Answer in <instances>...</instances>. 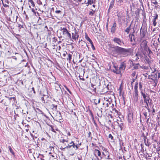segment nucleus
Returning <instances> with one entry per match:
<instances>
[{"label":"nucleus","instance_id":"1","mask_svg":"<svg viewBox=\"0 0 160 160\" xmlns=\"http://www.w3.org/2000/svg\"><path fill=\"white\" fill-rule=\"evenodd\" d=\"M112 50L113 54L121 55L123 57L128 56L132 52L131 48H125L119 46H116L113 48Z\"/></svg>","mask_w":160,"mask_h":160},{"label":"nucleus","instance_id":"2","mask_svg":"<svg viewBox=\"0 0 160 160\" xmlns=\"http://www.w3.org/2000/svg\"><path fill=\"white\" fill-rule=\"evenodd\" d=\"M138 85L137 82H136L134 87V93L133 94V99L135 103L137 102L138 100Z\"/></svg>","mask_w":160,"mask_h":160},{"label":"nucleus","instance_id":"3","mask_svg":"<svg viewBox=\"0 0 160 160\" xmlns=\"http://www.w3.org/2000/svg\"><path fill=\"white\" fill-rule=\"evenodd\" d=\"M160 78V73H158L156 71L153 72H152L151 75L148 76V78L151 79L155 82L158 80L159 78Z\"/></svg>","mask_w":160,"mask_h":160},{"label":"nucleus","instance_id":"4","mask_svg":"<svg viewBox=\"0 0 160 160\" xmlns=\"http://www.w3.org/2000/svg\"><path fill=\"white\" fill-rule=\"evenodd\" d=\"M135 111L133 109H132L128 114V120L129 123H131L133 121V114Z\"/></svg>","mask_w":160,"mask_h":160},{"label":"nucleus","instance_id":"5","mask_svg":"<svg viewBox=\"0 0 160 160\" xmlns=\"http://www.w3.org/2000/svg\"><path fill=\"white\" fill-rule=\"evenodd\" d=\"M113 41L115 43L117 44L120 46H122L124 45V43L123 40L117 37H114L113 38Z\"/></svg>","mask_w":160,"mask_h":160},{"label":"nucleus","instance_id":"6","mask_svg":"<svg viewBox=\"0 0 160 160\" xmlns=\"http://www.w3.org/2000/svg\"><path fill=\"white\" fill-rule=\"evenodd\" d=\"M142 57V55L140 52H138L136 55L134 56L133 58L135 59V61H138V60L141 59Z\"/></svg>","mask_w":160,"mask_h":160},{"label":"nucleus","instance_id":"7","mask_svg":"<svg viewBox=\"0 0 160 160\" xmlns=\"http://www.w3.org/2000/svg\"><path fill=\"white\" fill-rule=\"evenodd\" d=\"M111 104V103L109 102L108 101H105L103 103V106L101 108V109H104L105 111H106L108 109L109 105Z\"/></svg>","mask_w":160,"mask_h":160},{"label":"nucleus","instance_id":"8","mask_svg":"<svg viewBox=\"0 0 160 160\" xmlns=\"http://www.w3.org/2000/svg\"><path fill=\"white\" fill-rule=\"evenodd\" d=\"M61 30L63 33V35H67V36L69 38H71V34L68 32L67 29L66 28H61Z\"/></svg>","mask_w":160,"mask_h":160},{"label":"nucleus","instance_id":"9","mask_svg":"<svg viewBox=\"0 0 160 160\" xmlns=\"http://www.w3.org/2000/svg\"><path fill=\"white\" fill-rule=\"evenodd\" d=\"M142 136L143 137L145 144L146 146L149 147L151 144V143L149 142V139L147 138V136L145 135L144 133L142 134Z\"/></svg>","mask_w":160,"mask_h":160},{"label":"nucleus","instance_id":"10","mask_svg":"<svg viewBox=\"0 0 160 160\" xmlns=\"http://www.w3.org/2000/svg\"><path fill=\"white\" fill-rule=\"evenodd\" d=\"M126 64L125 62H123L121 63L120 67H119V69L120 70V71L121 72H124V71L125 69L126 68Z\"/></svg>","mask_w":160,"mask_h":160},{"label":"nucleus","instance_id":"11","mask_svg":"<svg viewBox=\"0 0 160 160\" xmlns=\"http://www.w3.org/2000/svg\"><path fill=\"white\" fill-rule=\"evenodd\" d=\"M94 154L96 157L98 158V157H99L101 159L102 158V157L101 156V152L99 150L95 149L94 150Z\"/></svg>","mask_w":160,"mask_h":160},{"label":"nucleus","instance_id":"12","mask_svg":"<svg viewBox=\"0 0 160 160\" xmlns=\"http://www.w3.org/2000/svg\"><path fill=\"white\" fill-rule=\"evenodd\" d=\"M114 68L115 69L113 70L112 71L114 73L117 74L122 75L121 72L120 71L119 69L118 68V67L114 65Z\"/></svg>","mask_w":160,"mask_h":160},{"label":"nucleus","instance_id":"13","mask_svg":"<svg viewBox=\"0 0 160 160\" xmlns=\"http://www.w3.org/2000/svg\"><path fill=\"white\" fill-rule=\"evenodd\" d=\"M146 30L145 29L144 27H142L140 30V34L142 38H144L146 35Z\"/></svg>","mask_w":160,"mask_h":160},{"label":"nucleus","instance_id":"14","mask_svg":"<svg viewBox=\"0 0 160 160\" xmlns=\"http://www.w3.org/2000/svg\"><path fill=\"white\" fill-rule=\"evenodd\" d=\"M154 18L152 19V22H153V25L154 26H156L157 23V22H156V20L158 19V15L156 13L155 16L153 17Z\"/></svg>","mask_w":160,"mask_h":160},{"label":"nucleus","instance_id":"15","mask_svg":"<svg viewBox=\"0 0 160 160\" xmlns=\"http://www.w3.org/2000/svg\"><path fill=\"white\" fill-rule=\"evenodd\" d=\"M142 43H143L144 46L145 47V49H148V55H149V54H150L151 53H152V52L150 50V49L148 48L147 47V42L145 40H143L142 41Z\"/></svg>","mask_w":160,"mask_h":160},{"label":"nucleus","instance_id":"16","mask_svg":"<svg viewBox=\"0 0 160 160\" xmlns=\"http://www.w3.org/2000/svg\"><path fill=\"white\" fill-rule=\"evenodd\" d=\"M144 102L146 104H149V105H151L152 103V100L150 99L149 96L148 97V98L145 100H144Z\"/></svg>","mask_w":160,"mask_h":160},{"label":"nucleus","instance_id":"17","mask_svg":"<svg viewBox=\"0 0 160 160\" xmlns=\"http://www.w3.org/2000/svg\"><path fill=\"white\" fill-rule=\"evenodd\" d=\"M58 106L57 105L51 104L50 105V108L53 111H56L57 109Z\"/></svg>","mask_w":160,"mask_h":160},{"label":"nucleus","instance_id":"18","mask_svg":"<svg viewBox=\"0 0 160 160\" xmlns=\"http://www.w3.org/2000/svg\"><path fill=\"white\" fill-rule=\"evenodd\" d=\"M140 93L141 95L142 96L144 100H145L148 98V97L147 96V94H146L145 92V90H142L140 92Z\"/></svg>","mask_w":160,"mask_h":160},{"label":"nucleus","instance_id":"19","mask_svg":"<svg viewBox=\"0 0 160 160\" xmlns=\"http://www.w3.org/2000/svg\"><path fill=\"white\" fill-rule=\"evenodd\" d=\"M66 54L68 56V57L67 58V60H68L69 62H70L71 61L72 58V52L71 53H68L67 52H66Z\"/></svg>","mask_w":160,"mask_h":160},{"label":"nucleus","instance_id":"20","mask_svg":"<svg viewBox=\"0 0 160 160\" xmlns=\"http://www.w3.org/2000/svg\"><path fill=\"white\" fill-rule=\"evenodd\" d=\"M129 37L130 38V41L131 42H135V37L133 34H130L129 35Z\"/></svg>","mask_w":160,"mask_h":160},{"label":"nucleus","instance_id":"21","mask_svg":"<svg viewBox=\"0 0 160 160\" xmlns=\"http://www.w3.org/2000/svg\"><path fill=\"white\" fill-rule=\"evenodd\" d=\"M116 23L115 22H114L112 26L111 30V32L112 33H114L115 32L116 30Z\"/></svg>","mask_w":160,"mask_h":160},{"label":"nucleus","instance_id":"22","mask_svg":"<svg viewBox=\"0 0 160 160\" xmlns=\"http://www.w3.org/2000/svg\"><path fill=\"white\" fill-rule=\"evenodd\" d=\"M117 122L118 124V126L120 128L121 130H122L124 126L123 123L121 121H120L119 122Z\"/></svg>","mask_w":160,"mask_h":160},{"label":"nucleus","instance_id":"23","mask_svg":"<svg viewBox=\"0 0 160 160\" xmlns=\"http://www.w3.org/2000/svg\"><path fill=\"white\" fill-rule=\"evenodd\" d=\"M93 102L95 105H97V104H99L100 102V99L99 98H96L93 99Z\"/></svg>","mask_w":160,"mask_h":160},{"label":"nucleus","instance_id":"24","mask_svg":"<svg viewBox=\"0 0 160 160\" xmlns=\"http://www.w3.org/2000/svg\"><path fill=\"white\" fill-rule=\"evenodd\" d=\"M131 76L133 78V81L137 78V76L136 75V72L134 71L131 74Z\"/></svg>","mask_w":160,"mask_h":160},{"label":"nucleus","instance_id":"25","mask_svg":"<svg viewBox=\"0 0 160 160\" xmlns=\"http://www.w3.org/2000/svg\"><path fill=\"white\" fill-rule=\"evenodd\" d=\"M85 39L87 40H88V41L90 43L91 42H92V40L90 39V38L88 37L87 34V33H85Z\"/></svg>","mask_w":160,"mask_h":160},{"label":"nucleus","instance_id":"26","mask_svg":"<svg viewBox=\"0 0 160 160\" xmlns=\"http://www.w3.org/2000/svg\"><path fill=\"white\" fill-rule=\"evenodd\" d=\"M95 1L96 0H88L87 4L92 5V4L95 3Z\"/></svg>","mask_w":160,"mask_h":160},{"label":"nucleus","instance_id":"27","mask_svg":"<svg viewBox=\"0 0 160 160\" xmlns=\"http://www.w3.org/2000/svg\"><path fill=\"white\" fill-rule=\"evenodd\" d=\"M132 66H133V68L135 69H137L138 68L139 66V64L138 63H132Z\"/></svg>","mask_w":160,"mask_h":160},{"label":"nucleus","instance_id":"28","mask_svg":"<svg viewBox=\"0 0 160 160\" xmlns=\"http://www.w3.org/2000/svg\"><path fill=\"white\" fill-rule=\"evenodd\" d=\"M75 30H76L75 28L74 29V33H72V38L73 39L76 40V35H75Z\"/></svg>","mask_w":160,"mask_h":160},{"label":"nucleus","instance_id":"29","mask_svg":"<svg viewBox=\"0 0 160 160\" xmlns=\"http://www.w3.org/2000/svg\"><path fill=\"white\" fill-rule=\"evenodd\" d=\"M131 24L125 29V31L127 32L128 34L130 32V31L131 29Z\"/></svg>","mask_w":160,"mask_h":160},{"label":"nucleus","instance_id":"30","mask_svg":"<svg viewBox=\"0 0 160 160\" xmlns=\"http://www.w3.org/2000/svg\"><path fill=\"white\" fill-rule=\"evenodd\" d=\"M8 149L10 152L13 155H14V153L12 150V148H11V147L10 146H8Z\"/></svg>","mask_w":160,"mask_h":160},{"label":"nucleus","instance_id":"31","mask_svg":"<svg viewBox=\"0 0 160 160\" xmlns=\"http://www.w3.org/2000/svg\"><path fill=\"white\" fill-rule=\"evenodd\" d=\"M114 2H113V1H111L110 2V4L109 5V8L111 9L112 8L113 6L114 5Z\"/></svg>","mask_w":160,"mask_h":160},{"label":"nucleus","instance_id":"32","mask_svg":"<svg viewBox=\"0 0 160 160\" xmlns=\"http://www.w3.org/2000/svg\"><path fill=\"white\" fill-rule=\"evenodd\" d=\"M145 60L146 61V63H147L149 65H150L151 63V61L149 59L147 58H145Z\"/></svg>","mask_w":160,"mask_h":160},{"label":"nucleus","instance_id":"33","mask_svg":"<svg viewBox=\"0 0 160 160\" xmlns=\"http://www.w3.org/2000/svg\"><path fill=\"white\" fill-rule=\"evenodd\" d=\"M139 89L140 90V92L142 90H143L142 89V83L141 82H139Z\"/></svg>","mask_w":160,"mask_h":160},{"label":"nucleus","instance_id":"34","mask_svg":"<svg viewBox=\"0 0 160 160\" xmlns=\"http://www.w3.org/2000/svg\"><path fill=\"white\" fill-rule=\"evenodd\" d=\"M92 11H91L89 12V15L92 16L94 13L95 12V11L93 10L92 9Z\"/></svg>","mask_w":160,"mask_h":160},{"label":"nucleus","instance_id":"35","mask_svg":"<svg viewBox=\"0 0 160 160\" xmlns=\"http://www.w3.org/2000/svg\"><path fill=\"white\" fill-rule=\"evenodd\" d=\"M28 2L31 3L32 6L33 7H35V4L32 0H28Z\"/></svg>","mask_w":160,"mask_h":160},{"label":"nucleus","instance_id":"36","mask_svg":"<svg viewBox=\"0 0 160 160\" xmlns=\"http://www.w3.org/2000/svg\"><path fill=\"white\" fill-rule=\"evenodd\" d=\"M14 16H15V18H14L13 20V22H16L17 21V18H18V16L17 15H14L13 16L14 18Z\"/></svg>","mask_w":160,"mask_h":160},{"label":"nucleus","instance_id":"37","mask_svg":"<svg viewBox=\"0 0 160 160\" xmlns=\"http://www.w3.org/2000/svg\"><path fill=\"white\" fill-rule=\"evenodd\" d=\"M151 2L154 5H157L158 4L156 0H151Z\"/></svg>","mask_w":160,"mask_h":160},{"label":"nucleus","instance_id":"38","mask_svg":"<svg viewBox=\"0 0 160 160\" xmlns=\"http://www.w3.org/2000/svg\"><path fill=\"white\" fill-rule=\"evenodd\" d=\"M108 137V138H110L111 139V140H114L113 137L112 136V134H109Z\"/></svg>","mask_w":160,"mask_h":160},{"label":"nucleus","instance_id":"39","mask_svg":"<svg viewBox=\"0 0 160 160\" xmlns=\"http://www.w3.org/2000/svg\"><path fill=\"white\" fill-rule=\"evenodd\" d=\"M78 32H77V30H75V35H76V39H78V38L79 37V35H78Z\"/></svg>","mask_w":160,"mask_h":160},{"label":"nucleus","instance_id":"40","mask_svg":"<svg viewBox=\"0 0 160 160\" xmlns=\"http://www.w3.org/2000/svg\"><path fill=\"white\" fill-rule=\"evenodd\" d=\"M37 3L39 5H42V3L40 0H37Z\"/></svg>","mask_w":160,"mask_h":160},{"label":"nucleus","instance_id":"41","mask_svg":"<svg viewBox=\"0 0 160 160\" xmlns=\"http://www.w3.org/2000/svg\"><path fill=\"white\" fill-rule=\"evenodd\" d=\"M90 44L91 45V47H92V49L93 50H95V48L93 45V42H92L90 43Z\"/></svg>","mask_w":160,"mask_h":160},{"label":"nucleus","instance_id":"42","mask_svg":"<svg viewBox=\"0 0 160 160\" xmlns=\"http://www.w3.org/2000/svg\"><path fill=\"white\" fill-rule=\"evenodd\" d=\"M72 146L74 148H75V149L76 150L77 149H78V145H75V143H74V145H73V146Z\"/></svg>","mask_w":160,"mask_h":160},{"label":"nucleus","instance_id":"43","mask_svg":"<svg viewBox=\"0 0 160 160\" xmlns=\"http://www.w3.org/2000/svg\"><path fill=\"white\" fill-rule=\"evenodd\" d=\"M60 141L61 142L64 143L65 142H68V141L66 140H65V139H60Z\"/></svg>","mask_w":160,"mask_h":160},{"label":"nucleus","instance_id":"44","mask_svg":"<svg viewBox=\"0 0 160 160\" xmlns=\"http://www.w3.org/2000/svg\"><path fill=\"white\" fill-rule=\"evenodd\" d=\"M143 114L145 117V118H146L147 117V112L146 111L144 112H143Z\"/></svg>","mask_w":160,"mask_h":160},{"label":"nucleus","instance_id":"45","mask_svg":"<svg viewBox=\"0 0 160 160\" xmlns=\"http://www.w3.org/2000/svg\"><path fill=\"white\" fill-rule=\"evenodd\" d=\"M61 11H60V10H56L55 11V13L57 14H60L61 13Z\"/></svg>","mask_w":160,"mask_h":160},{"label":"nucleus","instance_id":"46","mask_svg":"<svg viewBox=\"0 0 160 160\" xmlns=\"http://www.w3.org/2000/svg\"><path fill=\"white\" fill-rule=\"evenodd\" d=\"M152 44H153V45L154 46L155 48L156 49H157V46H158V44L157 43H153Z\"/></svg>","mask_w":160,"mask_h":160},{"label":"nucleus","instance_id":"47","mask_svg":"<svg viewBox=\"0 0 160 160\" xmlns=\"http://www.w3.org/2000/svg\"><path fill=\"white\" fill-rule=\"evenodd\" d=\"M18 28L19 29H21L22 28H23V25H22L20 24H18Z\"/></svg>","mask_w":160,"mask_h":160},{"label":"nucleus","instance_id":"48","mask_svg":"<svg viewBox=\"0 0 160 160\" xmlns=\"http://www.w3.org/2000/svg\"><path fill=\"white\" fill-rule=\"evenodd\" d=\"M72 145H69L68 144L67 146L65 147V148H67V149H69V148H70L71 147H72Z\"/></svg>","mask_w":160,"mask_h":160},{"label":"nucleus","instance_id":"49","mask_svg":"<svg viewBox=\"0 0 160 160\" xmlns=\"http://www.w3.org/2000/svg\"><path fill=\"white\" fill-rule=\"evenodd\" d=\"M112 110H113V111H115V112H116L117 114H118V111L116 109L114 108V109H112Z\"/></svg>","mask_w":160,"mask_h":160},{"label":"nucleus","instance_id":"50","mask_svg":"<svg viewBox=\"0 0 160 160\" xmlns=\"http://www.w3.org/2000/svg\"><path fill=\"white\" fill-rule=\"evenodd\" d=\"M124 0H118L117 2L120 3H122L123 2Z\"/></svg>","mask_w":160,"mask_h":160},{"label":"nucleus","instance_id":"51","mask_svg":"<svg viewBox=\"0 0 160 160\" xmlns=\"http://www.w3.org/2000/svg\"><path fill=\"white\" fill-rule=\"evenodd\" d=\"M152 108V115H154V113L155 112V109L153 108Z\"/></svg>","mask_w":160,"mask_h":160},{"label":"nucleus","instance_id":"52","mask_svg":"<svg viewBox=\"0 0 160 160\" xmlns=\"http://www.w3.org/2000/svg\"><path fill=\"white\" fill-rule=\"evenodd\" d=\"M109 156H110L109 154H108L107 155V157H105V158L106 159H108V160L111 159L110 158H109Z\"/></svg>","mask_w":160,"mask_h":160},{"label":"nucleus","instance_id":"53","mask_svg":"<svg viewBox=\"0 0 160 160\" xmlns=\"http://www.w3.org/2000/svg\"><path fill=\"white\" fill-rule=\"evenodd\" d=\"M108 123L109 125H110L112 123L111 121V120H109V121L108 122Z\"/></svg>","mask_w":160,"mask_h":160},{"label":"nucleus","instance_id":"54","mask_svg":"<svg viewBox=\"0 0 160 160\" xmlns=\"http://www.w3.org/2000/svg\"><path fill=\"white\" fill-rule=\"evenodd\" d=\"M32 12H33L34 14H35L36 13V12H35V10L33 8H32Z\"/></svg>","mask_w":160,"mask_h":160},{"label":"nucleus","instance_id":"55","mask_svg":"<svg viewBox=\"0 0 160 160\" xmlns=\"http://www.w3.org/2000/svg\"><path fill=\"white\" fill-rule=\"evenodd\" d=\"M12 99H13V100H14V101H15V97H10V98H9V100H11Z\"/></svg>","mask_w":160,"mask_h":160},{"label":"nucleus","instance_id":"56","mask_svg":"<svg viewBox=\"0 0 160 160\" xmlns=\"http://www.w3.org/2000/svg\"><path fill=\"white\" fill-rule=\"evenodd\" d=\"M64 87L66 89L68 92L70 90L69 89L67 88V87L65 86V85H64Z\"/></svg>","mask_w":160,"mask_h":160},{"label":"nucleus","instance_id":"57","mask_svg":"<svg viewBox=\"0 0 160 160\" xmlns=\"http://www.w3.org/2000/svg\"><path fill=\"white\" fill-rule=\"evenodd\" d=\"M149 104L147 103L146 104V106H145V107L147 109L148 108H149L148 106H149Z\"/></svg>","mask_w":160,"mask_h":160},{"label":"nucleus","instance_id":"58","mask_svg":"<svg viewBox=\"0 0 160 160\" xmlns=\"http://www.w3.org/2000/svg\"><path fill=\"white\" fill-rule=\"evenodd\" d=\"M66 148H65V147H64V148H63L62 147L60 148V149L62 150H64V149Z\"/></svg>","mask_w":160,"mask_h":160},{"label":"nucleus","instance_id":"59","mask_svg":"<svg viewBox=\"0 0 160 160\" xmlns=\"http://www.w3.org/2000/svg\"><path fill=\"white\" fill-rule=\"evenodd\" d=\"M74 143L73 142V141H72L70 143V145H72V146H73V145H74Z\"/></svg>","mask_w":160,"mask_h":160},{"label":"nucleus","instance_id":"60","mask_svg":"<svg viewBox=\"0 0 160 160\" xmlns=\"http://www.w3.org/2000/svg\"><path fill=\"white\" fill-rule=\"evenodd\" d=\"M51 131L53 132H55V131L54 129H53V128L52 127L51 128Z\"/></svg>","mask_w":160,"mask_h":160},{"label":"nucleus","instance_id":"61","mask_svg":"<svg viewBox=\"0 0 160 160\" xmlns=\"http://www.w3.org/2000/svg\"><path fill=\"white\" fill-rule=\"evenodd\" d=\"M90 115H91V116H92V118H93V114H92V112H90Z\"/></svg>","mask_w":160,"mask_h":160},{"label":"nucleus","instance_id":"62","mask_svg":"<svg viewBox=\"0 0 160 160\" xmlns=\"http://www.w3.org/2000/svg\"><path fill=\"white\" fill-rule=\"evenodd\" d=\"M110 126H111L112 128H114V126L112 124V123L110 125Z\"/></svg>","mask_w":160,"mask_h":160},{"label":"nucleus","instance_id":"63","mask_svg":"<svg viewBox=\"0 0 160 160\" xmlns=\"http://www.w3.org/2000/svg\"><path fill=\"white\" fill-rule=\"evenodd\" d=\"M102 154L104 157H106L107 155H106L103 152H102Z\"/></svg>","mask_w":160,"mask_h":160},{"label":"nucleus","instance_id":"64","mask_svg":"<svg viewBox=\"0 0 160 160\" xmlns=\"http://www.w3.org/2000/svg\"><path fill=\"white\" fill-rule=\"evenodd\" d=\"M41 99H42V100L43 101V102H45V100H44V97H42V98H41Z\"/></svg>","mask_w":160,"mask_h":160}]
</instances>
